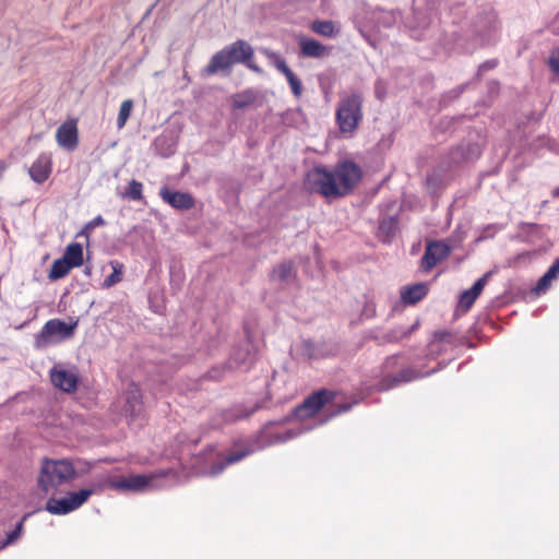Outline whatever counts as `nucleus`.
<instances>
[{
	"label": "nucleus",
	"mask_w": 559,
	"mask_h": 559,
	"mask_svg": "<svg viewBox=\"0 0 559 559\" xmlns=\"http://www.w3.org/2000/svg\"><path fill=\"white\" fill-rule=\"evenodd\" d=\"M235 359H236L238 366L247 367L252 364V361L254 359V354L247 353V355L245 357H236Z\"/></svg>",
	"instance_id": "obj_41"
},
{
	"label": "nucleus",
	"mask_w": 559,
	"mask_h": 559,
	"mask_svg": "<svg viewBox=\"0 0 559 559\" xmlns=\"http://www.w3.org/2000/svg\"><path fill=\"white\" fill-rule=\"evenodd\" d=\"M548 66L555 74H559V47L550 52Z\"/></svg>",
	"instance_id": "obj_36"
},
{
	"label": "nucleus",
	"mask_w": 559,
	"mask_h": 559,
	"mask_svg": "<svg viewBox=\"0 0 559 559\" xmlns=\"http://www.w3.org/2000/svg\"><path fill=\"white\" fill-rule=\"evenodd\" d=\"M360 167L352 160L338 162L333 169L316 166L307 173L305 187L326 199L345 197L360 181Z\"/></svg>",
	"instance_id": "obj_1"
},
{
	"label": "nucleus",
	"mask_w": 559,
	"mask_h": 559,
	"mask_svg": "<svg viewBox=\"0 0 559 559\" xmlns=\"http://www.w3.org/2000/svg\"><path fill=\"white\" fill-rule=\"evenodd\" d=\"M51 170V156L47 153H41L28 168V174L33 181L43 183L49 178Z\"/></svg>",
	"instance_id": "obj_16"
},
{
	"label": "nucleus",
	"mask_w": 559,
	"mask_h": 559,
	"mask_svg": "<svg viewBox=\"0 0 559 559\" xmlns=\"http://www.w3.org/2000/svg\"><path fill=\"white\" fill-rule=\"evenodd\" d=\"M450 247L443 241H432L428 243L421 258V267L425 271L431 270L439 262L450 254Z\"/></svg>",
	"instance_id": "obj_12"
},
{
	"label": "nucleus",
	"mask_w": 559,
	"mask_h": 559,
	"mask_svg": "<svg viewBox=\"0 0 559 559\" xmlns=\"http://www.w3.org/2000/svg\"><path fill=\"white\" fill-rule=\"evenodd\" d=\"M474 28L481 45L495 43L500 32L498 14L492 9L485 10L476 17Z\"/></svg>",
	"instance_id": "obj_9"
},
{
	"label": "nucleus",
	"mask_w": 559,
	"mask_h": 559,
	"mask_svg": "<svg viewBox=\"0 0 559 559\" xmlns=\"http://www.w3.org/2000/svg\"><path fill=\"white\" fill-rule=\"evenodd\" d=\"M158 476V474H150L132 475L129 477H108L105 485L118 491L143 492L159 487L156 483Z\"/></svg>",
	"instance_id": "obj_6"
},
{
	"label": "nucleus",
	"mask_w": 559,
	"mask_h": 559,
	"mask_svg": "<svg viewBox=\"0 0 559 559\" xmlns=\"http://www.w3.org/2000/svg\"><path fill=\"white\" fill-rule=\"evenodd\" d=\"M126 412L130 416H139L142 412V395L139 386L132 383L128 390Z\"/></svg>",
	"instance_id": "obj_19"
},
{
	"label": "nucleus",
	"mask_w": 559,
	"mask_h": 559,
	"mask_svg": "<svg viewBox=\"0 0 559 559\" xmlns=\"http://www.w3.org/2000/svg\"><path fill=\"white\" fill-rule=\"evenodd\" d=\"M56 140L60 147L74 151L79 143L76 120L71 119L63 122L56 132Z\"/></svg>",
	"instance_id": "obj_13"
},
{
	"label": "nucleus",
	"mask_w": 559,
	"mask_h": 559,
	"mask_svg": "<svg viewBox=\"0 0 559 559\" xmlns=\"http://www.w3.org/2000/svg\"><path fill=\"white\" fill-rule=\"evenodd\" d=\"M110 265L112 267V273L108 275L103 283V286L106 288H109L122 281L123 264L118 261H111Z\"/></svg>",
	"instance_id": "obj_25"
},
{
	"label": "nucleus",
	"mask_w": 559,
	"mask_h": 559,
	"mask_svg": "<svg viewBox=\"0 0 559 559\" xmlns=\"http://www.w3.org/2000/svg\"><path fill=\"white\" fill-rule=\"evenodd\" d=\"M174 153V144L168 145L167 150L162 153L163 156H169Z\"/></svg>",
	"instance_id": "obj_45"
},
{
	"label": "nucleus",
	"mask_w": 559,
	"mask_h": 559,
	"mask_svg": "<svg viewBox=\"0 0 559 559\" xmlns=\"http://www.w3.org/2000/svg\"><path fill=\"white\" fill-rule=\"evenodd\" d=\"M364 96L360 92L341 95L335 118L342 133L353 134L362 119Z\"/></svg>",
	"instance_id": "obj_4"
},
{
	"label": "nucleus",
	"mask_w": 559,
	"mask_h": 559,
	"mask_svg": "<svg viewBox=\"0 0 559 559\" xmlns=\"http://www.w3.org/2000/svg\"><path fill=\"white\" fill-rule=\"evenodd\" d=\"M28 515L29 514H25L22 518V520L16 524L15 528L7 534L5 539L2 540L1 544H0V548L1 549L8 547L9 545H12L13 543H15L21 537V535L23 533L24 521L28 518Z\"/></svg>",
	"instance_id": "obj_26"
},
{
	"label": "nucleus",
	"mask_w": 559,
	"mask_h": 559,
	"mask_svg": "<svg viewBox=\"0 0 559 559\" xmlns=\"http://www.w3.org/2000/svg\"><path fill=\"white\" fill-rule=\"evenodd\" d=\"M165 142H166V138H164V136H159V138H157V139H156V141H155V145H156V147H159V146H160V145H163Z\"/></svg>",
	"instance_id": "obj_46"
},
{
	"label": "nucleus",
	"mask_w": 559,
	"mask_h": 559,
	"mask_svg": "<svg viewBox=\"0 0 559 559\" xmlns=\"http://www.w3.org/2000/svg\"><path fill=\"white\" fill-rule=\"evenodd\" d=\"M31 139L38 141V140H40V134L32 135Z\"/></svg>",
	"instance_id": "obj_50"
},
{
	"label": "nucleus",
	"mask_w": 559,
	"mask_h": 559,
	"mask_svg": "<svg viewBox=\"0 0 559 559\" xmlns=\"http://www.w3.org/2000/svg\"><path fill=\"white\" fill-rule=\"evenodd\" d=\"M311 29L325 37H334L338 33V29H336L332 21H314L311 24Z\"/></svg>",
	"instance_id": "obj_23"
},
{
	"label": "nucleus",
	"mask_w": 559,
	"mask_h": 559,
	"mask_svg": "<svg viewBox=\"0 0 559 559\" xmlns=\"http://www.w3.org/2000/svg\"><path fill=\"white\" fill-rule=\"evenodd\" d=\"M555 197H559V188L554 191Z\"/></svg>",
	"instance_id": "obj_51"
},
{
	"label": "nucleus",
	"mask_w": 559,
	"mask_h": 559,
	"mask_svg": "<svg viewBox=\"0 0 559 559\" xmlns=\"http://www.w3.org/2000/svg\"><path fill=\"white\" fill-rule=\"evenodd\" d=\"M335 397V393L329 390H320L308 396L301 405L295 408V417L305 420L317 414L324 405Z\"/></svg>",
	"instance_id": "obj_10"
},
{
	"label": "nucleus",
	"mask_w": 559,
	"mask_h": 559,
	"mask_svg": "<svg viewBox=\"0 0 559 559\" xmlns=\"http://www.w3.org/2000/svg\"><path fill=\"white\" fill-rule=\"evenodd\" d=\"M290 88H292V92L295 96L299 97L302 93V84H301V81L297 78V76H294L289 82H288Z\"/></svg>",
	"instance_id": "obj_38"
},
{
	"label": "nucleus",
	"mask_w": 559,
	"mask_h": 559,
	"mask_svg": "<svg viewBox=\"0 0 559 559\" xmlns=\"http://www.w3.org/2000/svg\"><path fill=\"white\" fill-rule=\"evenodd\" d=\"M546 274L552 280H556L559 276V258L554 261V263L546 271Z\"/></svg>",
	"instance_id": "obj_40"
},
{
	"label": "nucleus",
	"mask_w": 559,
	"mask_h": 559,
	"mask_svg": "<svg viewBox=\"0 0 559 559\" xmlns=\"http://www.w3.org/2000/svg\"><path fill=\"white\" fill-rule=\"evenodd\" d=\"M265 55L273 60V63L275 66V68L281 72V73H284L285 71H287L289 68L288 66L286 64V61L281 57L278 56L277 53L273 52V51H267L265 50Z\"/></svg>",
	"instance_id": "obj_33"
},
{
	"label": "nucleus",
	"mask_w": 559,
	"mask_h": 559,
	"mask_svg": "<svg viewBox=\"0 0 559 559\" xmlns=\"http://www.w3.org/2000/svg\"><path fill=\"white\" fill-rule=\"evenodd\" d=\"M376 94H377V96L380 98V97H381V95H380V94H382V91H378V90H377V91H376Z\"/></svg>",
	"instance_id": "obj_53"
},
{
	"label": "nucleus",
	"mask_w": 559,
	"mask_h": 559,
	"mask_svg": "<svg viewBox=\"0 0 559 559\" xmlns=\"http://www.w3.org/2000/svg\"><path fill=\"white\" fill-rule=\"evenodd\" d=\"M416 328H417V323L412 325V328L408 329L406 332H403L402 337H407Z\"/></svg>",
	"instance_id": "obj_47"
},
{
	"label": "nucleus",
	"mask_w": 559,
	"mask_h": 559,
	"mask_svg": "<svg viewBox=\"0 0 559 559\" xmlns=\"http://www.w3.org/2000/svg\"><path fill=\"white\" fill-rule=\"evenodd\" d=\"M397 219L395 217H385L380 222L379 234L384 241H389L396 233Z\"/></svg>",
	"instance_id": "obj_24"
},
{
	"label": "nucleus",
	"mask_w": 559,
	"mask_h": 559,
	"mask_svg": "<svg viewBox=\"0 0 559 559\" xmlns=\"http://www.w3.org/2000/svg\"><path fill=\"white\" fill-rule=\"evenodd\" d=\"M554 280L548 276L546 273L538 280L537 284H536V287H535V290L536 293L540 294V293H545L548 287L550 286L551 282Z\"/></svg>",
	"instance_id": "obj_37"
},
{
	"label": "nucleus",
	"mask_w": 559,
	"mask_h": 559,
	"mask_svg": "<svg viewBox=\"0 0 559 559\" xmlns=\"http://www.w3.org/2000/svg\"><path fill=\"white\" fill-rule=\"evenodd\" d=\"M400 359L399 355H393L386 358L383 368L385 372H390L395 368ZM424 377L420 372L416 371L413 368H404L395 374L388 373L383 377V379L379 382L378 389L380 391H386L392 388H395L400 384L411 382L413 380L419 379Z\"/></svg>",
	"instance_id": "obj_8"
},
{
	"label": "nucleus",
	"mask_w": 559,
	"mask_h": 559,
	"mask_svg": "<svg viewBox=\"0 0 559 559\" xmlns=\"http://www.w3.org/2000/svg\"><path fill=\"white\" fill-rule=\"evenodd\" d=\"M158 194L165 203L177 211H188L195 205L194 198L189 192L171 191L163 187Z\"/></svg>",
	"instance_id": "obj_11"
},
{
	"label": "nucleus",
	"mask_w": 559,
	"mask_h": 559,
	"mask_svg": "<svg viewBox=\"0 0 559 559\" xmlns=\"http://www.w3.org/2000/svg\"><path fill=\"white\" fill-rule=\"evenodd\" d=\"M376 94H377V96L380 98V97H381V95H380V94H382V91H378V90H377V91H376Z\"/></svg>",
	"instance_id": "obj_52"
},
{
	"label": "nucleus",
	"mask_w": 559,
	"mask_h": 559,
	"mask_svg": "<svg viewBox=\"0 0 559 559\" xmlns=\"http://www.w3.org/2000/svg\"><path fill=\"white\" fill-rule=\"evenodd\" d=\"M75 474L73 464L68 460L43 459L37 478L38 487L46 495L55 496Z\"/></svg>",
	"instance_id": "obj_3"
},
{
	"label": "nucleus",
	"mask_w": 559,
	"mask_h": 559,
	"mask_svg": "<svg viewBox=\"0 0 559 559\" xmlns=\"http://www.w3.org/2000/svg\"><path fill=\"white\" fill-rule=\"evenodd\" d=\"M349 408H350L349 404H342V405H340V407H338V409L336 412H333L331 414V416H335V415L341 414L343 412H347Z\"/></svg>",
	"instance_id": "obj_43"
},
{
	"label": "nucleus",
	"mask_w": 559,
	"mask_h": 559,
	"mask_svg": "<svg viewBox=\"0 0 559 559\" xmlns=\"http://www.w3.org/2000/svg\"><path fill=\"white\" fill-rule=\"evenodd\" d=\"M72 267L83 264V247L79 242H71L67 246L62 257Z\"/></svg>",
	"instance_id": "obj_21"
},
{
	"label": "nucleus",
	"mask_w": 559,
	"mask_h": 559,
	"mask_svg": "<svg viewBox=\"0 0 559 559\" xmlns=\"http://www.w3.org/2000/svg\"><path fill=\"white\" fill-rule=\"evenodd\" d=\"M75 328L76 322L68 324L59 319H51L44 324L40 332L35 336V347L44 348L71 338Z\"/></svg>",
	"instance_id": "obj_5"
},
{
	"label": "nucleus",
	"mask_w": 559,
	"mask_h": 559,
	"mask_svg": "<svg viewBox=\"0 0 559 559\" xmlns=\"http://www.w3.org/2000/svg\"><path fill=\"white\" fill-rule=\"evenodd\" d=\"M257 447L254 444H246L240 447H235L222 461L217 464L213 465L210 475L215 476L224 471L226 466L229 464L239 462L243 457L255 451Z\"/></svg>",
	"instance_id": "obj_15"
},
{
	"label": "nucleus",
	"mask_w": 559,
	"mask_h": 559,
	"mask_svg": "<svg viewBox=\"0 0 559 559\" xmlns=\"http://www.w3.org/2000/svg\"><path fill=\"white\" fill-rule=\"evenodd\" d=\"M300 52L304 57L320 58L326 53V47L316 39H299Z\"/></svg>",
	"instance_id": "obj_18"
},
{
	"label": "nucleus",
	"mask_w": 559,
	"mask_h": 559,
	"mask_svg": "<svg viewBox=\"0 0 559 559\" xmlns=\"http://www.w3.org/2000/svg\"><path fill=\"white\" fill-rule=\"evenodd\" d=\"M254 100V94L251 91L237 94L234 98V105L237 108H243Z\"/></svg>",
	"instance_id": "obj_31"
},
{
	"label": "nucleus",
	"mask_w": 559,
	"mask_h": 559,
	"mask_svg": "<svg viewBox=\"0 0 559 559\" xmlns=\"http://www.w3.org/2000/svg\"><path fill=\"white\" fill-rule=\"evenodd\" d=\"M73 269L63 258L53 261L51 269L48 274V278L56 281L64 277L70 270Z\"/></svg>",
	"instance_id": "obj_22"
},
{
	"label": "nucleus",
	"mask_w": 559,
	"mask_h": 559,
	"mask_svg": "<svg viewBox=\"0 0 559 559\" xmlns=\"http://www.w3.org/2000/svg\"><path fill=\"white\" fill-rule=\"evenodd\" d=\"M428 290V285L425 283L404 286L400 292L401 300L404 305H415L426 297Z\"/></svg>",
	"instance_id": "obj_17"
},
{
	"label": "nucleus",
	"mask_w": 559,
	"mask_h": 559,
	"mask_svg": "<svg viewBox=\"0 0 559 559\" xmlns=\"http://www.w3.org/2000/svg\"><path fill=\"white\" fill-rule=\"evenodd\" d=\"M132 109H133V102L131 99H126L121 103L119 114L117 117L118 129H122L126 126V123L131 115Z\"/></svg>",
	"instance_id": "obj_27"
},
{
	"label": "nucleus",
	"mask_w": 559,
	"mask_h": 559,
	"mask_svg": "<svg viewBox=\"0 0 559 559\" xmlns=\"http://www.w3.org/2000/svg\"><path fill=\"white\" fill-rule=\"evenodd\" d=\"M478 296H476L474 293H472L471 289H466L464 290L461 296H460V307L464 310V311H467L472 306L473 304L475 302V300L477 299Z\"/></svg>",
	"instance_id": "obj_32"
},
{
	"label": "nucleus",
	"mask_w": 559,
	"mask_h": 559,
	"mask_svg": "<svg viewBox=\"0 0 559 559\" xmlns=\"http://www.w3.org/2000/svg\"><path fill=\"white\" fill-rule=\"evenodd\" d=\"M427 186L428 188L432 189V190H437L439 188H441L442 186H444V182L443 180L439 177L438 175V171L437 170H433L431 174H429L427 176Z\"/></svg>",
	"instance_id": "obj_35"
},
{
	"label": "nucleus",
	"mask_w": 559,
	"mask_h": 559,
	"mask_svg": "<svg viewBox=\"0 0 559 559\" xmlns=\"http://www.w3.org/2000/svg\"><path fill=\"white\" fill-rule=\"evenodd\" d=\"M283 74L285 75V78L287 79V81H288V82H289L294 76H296V75H295V73H294L290 69H288L287 71H285Z\"/></svg>",
	"instance_id": "obj_44"
},
{
	"label": "nucleus",
	"mask_w": 559,
	"mask_h": 559,
	"mask_svg": "<svg viewBox=\"0 0 559 559\" xmlns=\"http://www.w3.org/2000/svg\"><path fill=\"white\" fill-rule=\"evenodd\" d=\"M8 168V164L4 160H0V176Z\"/></svg>",
	"instance_id": "obj_48"
},
{
	"label": "nucleus",
	"mask_w": 559,
	"mask_h": 559,
	"mask_svg": "<svg viewBox=\"0 0 559 559\" xmlns=\"http://www.w3.org/2000/svg\"><path fill=\"white\" fill-rule=\"evenodd\" d=\"M259 408V405H254L250 409L246 408L242 405H236L229 409H226L222 413L223 420L225 423H233L240 419H245L250 416L253 412Z\"/></svg>",
	"instance_id": "obj_20"
},
{
	"label": "nucleus",
	"mask_w": 559,
	"mask_h": 559,
	"mask_svg": "<svg viewBox=\"0 0 559 559\" xmlns=\"http://www.w3.org/2000/svg\"><path fill=\"white\" fill-rule=\"evenodd\" d=\"M104 224H105L104 218H103L100 215H98V216L94 217L92 221H90V222L85 225V227H84V231H91V230H92V229H94L95 227H97V226H102V225H104Z\"/></svg>",
	"instance_id": "obj_39"
},
{
	"label": "nucleus",
	"mask_w": 559,
	"mask_h": 559,
	"mask_svg": "<svg viewBox=\"0 0 559 559\" xmlns=\"http://www.w3.org/2000/svg\"><path fill=\"white\" fill-rule=\"evenodd\" d=\"M436 336H437V337H440L441 340H443L445 336H448V333H445V332H439V333H436Z\"/></svg>",
	"instance_id": "obj_49"
},
{
	"label": "nucleus",
	"mask_w": 559,
	"mask_h": 559,
	"mask_svg": "<svg viewBox=\"0 0 559 559\" xmlns=\"http://www.w3.org/2000/svg\"><path fill=\"white\" fill-rule=\"evenodd\" d=\"M492 272L485 273L480 278H478L474 285L469 288L472 293H474L476 296H479L483 292L485 285L487 284L489 277L491 276Z\"/></svg>",
	"instance_id": "obj_34"
},
{
	"label": "nucleus",
	"mask_w": 559,
	"mask_h": 559,
	"mask_svg": "<svg viewBox=\"0 0 559 559\" xmlns=\"http://www.w3.org/2000/svg\"><path fill=\"white\" fill-rule=\"evenodd\" d=\"M293 275V266L290 263H282L273 271V276L280 281H287Z\"/></svg>",
	"instance_id": "obj_30"
},
{
	"label": "nucleus",
	"mask_w": 559,
	"mask_h": 559,
	"mask_svg": "<svg viewBox=\"0 0 559 559\" xmlns=\"http://www.w3.org/2000/svg\"><path fill=\"white\" fill-rule=\"evenodd\" d=\"M50 379L55 386L68 393L76 390L79 381L78 374L74 370L57 367H53L50 370Z\"/></svg>",
	"instance_id": "obj_14"
},
{
	"label": "nucleus",
	"mask_w": 559,
	"mask_h": 559,
	"mask_svg": "<svg viewBox=\"0 0 559 559\" xmlns=\"http://www.w3.org/2000/svg\"><path fill=\"white\" fill-rule=\"evenodd\" d=\"M253 48L246 40L238 39L217 51L205 68L207 74L227 70L235 63H243L248 69L262 73V69L252 61Z\"/></svg>",
	"instance_id": "obj_2"
},
{
	"label": "nucleus",
	"mask_w": 559,
	"mask_h": 559,
	"mask_svg": "<svg viewBox=\"0 0 559 559\" xmlns=\"http://www.w3.org/2000/svg\"><path fill=\"white\" fill-rule=\"evenodd\" d=\"M496 64H497V62H496L495 60L486 61V62H484V63H481V64L479 66L478 71H479V72H483V71H486V70L492 69V68H495V67H496Z\"/></svg>",
	"instance_id": "obj_42"
},
{
	"label": "nucleus",
	"mask_w": 559,
	"mask_h": 559,
	"mask_svg": "<svg viewBox=\"0 0 559 559\" xmlns=\"http://www.w3.org/2000/svg\"><path fill=\"white\" fill-rule=\"evenodd\" d=\"M311 428H312V426H308V425L301 423L298 425V427L288 429L284 435H277L276 440L278 442H284V441L290 440V439L296 438L299 435L304 433L305 431H308Z\"/></svg>",
	"instance_id": "obj_29"
},
{
	"label": "nucleus",
	"mask_w": 559,
	"mask_h": 559,
	"mask_svg": "<svg viewBox=\"0 0 559 559\" xmlns=\"http://www.w3.org/2000/svg\"><path fill=\"white\" fill-rule=\"evenodd\" d=\"M96 490V487L83 488L61 499L51 498L46 503V510L51 514H68L86 502Z\"/></svg>",
	"instance_id": "obj_7"
},
{
	"label": "nucleus",
	"mask_w": 559,
	"mask_h": 559,
	"mask_svg": "<svg viewBox=\"0 0 559 559\" xmlns=\"http://www.w3.org/2000/svg\"><path fill=\"white\" fill-rule=\"evenodd\" d=\"M142 191L143 185L140 181L133 179L129 182L123 197L133 201H140L143 198Z\"/></svg>",
	"instance_id": "obj_28"
}]
</instances>
